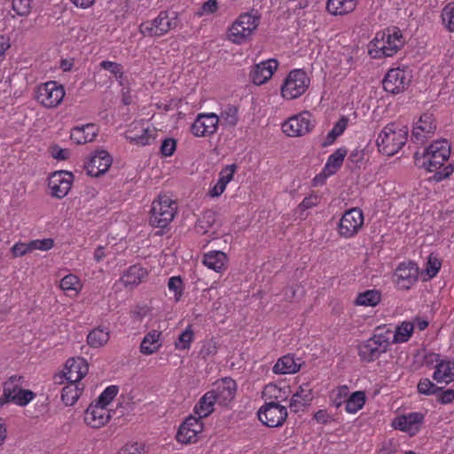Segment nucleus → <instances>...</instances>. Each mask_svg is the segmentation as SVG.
I'll list each match as a JSON object with an SVG mask.
<instances>
[{
  "mask_svg": "<svg viewBox=\"0 0 454 454\" xmlns=\"http://www.w3.org/2000/svg\"><path fill=\"white\" fill-rule=\"evenodd\" d=\"M450 155V145L445 139L433 142L423 153L419 152L414 154L415 164L424 168L429 172H434L431 177L435 182H441L448 178L454 171L452 164L444 165Z\"/></svg>",
  "mask_w": 454,
  "mask_h": 454,
  "instance_id": "obj_1",
  "label": "nucleus"
},
{
  "mask_svg": "<svg viewBox=\"0 0 454 454\" xmlns=\"http://www.w3.org/2000/svg\"><path fill=\"white\" fill-rule=\"evenodd\" d=\"M404 44V38L401 30L396 27H388L375 35L370 43L369 54L373 59L394 56Z\"/></svg>",
  "mask_w": 454,
  "mask_h": 454,
  "instance_id": "obj_2",
  "label": "nucleus"
},
{
  "mask_svg": "<svg viewBox=\"0 0 454 454\" xmlns=\"http://www.w3.org/2000/svg\"><path fill=\"white\" fill-rule=\"evenodd\" d=\"M393 331L386 325L378 326L373 335L358 346V356L366 363L378 359L386 353L390 345Z\"/></svg>",
  "mask_w": 454,
  "mask_h": 454,
  "instance_id": "obj_3",
  "label": "nucleus"
},
{
  "mask_svg": "<svg viewBox=\"0 0 454 454\" xmlns=\"http://www.w3.org/2000/svg\"><path fill=\"white\" fill-rule=\"evenodd\" d=\"M409 129L407 126L398 127L388 123L379 134L376 144L379 151L385 155L392 156L405 145Z\"/></svg>",
  "mask_w": 454,
  "mask_h": 454,
  "instance_id": "obj_4",
  "label": "nucleus"
},
{
  "mask_svg": "<svg viewBox=\"0 0 454 454\" xmlns=\"http://www.w3.org/2000/svg\"><path fill=\"white\" fill-rule=\"evenodd\" d=\"M24 377L12 375L4 383L3 395L0 397V407L8 403L19 406H26L35 396L29 389H23Z\"/></svg>",
  "mask_w": 454,
  "mask_h": 454,
  "instance_id": "obj_5",
  "label": "nucleus"
},
{
  "mask_svg": "<svg viewBox=\"0 0 454 454\" xmlns=\"http://www.w3.org/2000/svg\"><path fill=\"white\" fill-rule=\"evenodd\" d=\"M176 203L168 196H159L152 203L149 223L155 228L164 229L172 222L176 213Z\"/></svg>",
  "mask_w": 454,
  "mask_h": 454,
  "instance_id": "obj_6",
  "label": "nucleus"
},
{
  "mask_svg": "<svg viewBox=\"0 0 454 454\" xmlns=\"http://www.w3.org/2000/svg\"><path fill=\"white\" fill-rule=\"evenodd\" d=\"M178 24L176 12L161 11L154 20L141 23L139 31L144 35L159 37L176 28Z\"/></svg>",
  "mask_w": 454,
  "mask_h": 454,
  "instance_id": "obj_7",
  "label": "nucleus"
},
{
  "mask_svg": "<svg viewBox=\"0 0 454 454\" xmlns=\"http://www.w3.org/2000/svg\"><path fill=\"white\" fill-rule=\"evenodd\" d=\"M260 22V15L245 12L239 16L229 28L228 37L234 43H245L257 28Z\"/></svg>",
  "mask_w": 454,
  "mask_h": 454,
  "instance_id": "obj_8",
  "label": "nucleus"
},
{
  "mask_svg": "<svg viewBox=\"0 0 454 454\" xmlns=\"http://www.w3.org/2000/svg\"><path fill=\"white\" fill-rule=\"evenodd\" d=\"M310 80L302 69L292 70L281 86L282 97L286 99H294L301 97L308 90Z\"/></svg>",
  "mask_w": 454,
  "mask_h": 454,
  "instance_id": "obj_9",
  "label": "nucleus"
},
{
  "mask_svg": "<svg viewBox=\"0 0 454 454\" xmlns=\"http://www.w3.org/2000/svg\"><path fill=\"white\" fill-rule=\"evenodd\" d=\"M259 420L268 427H281L287 418L286 407L274 401L265 402L258 412Z\"/></svg>",
  "mask_w": 454,
  "mask_h": 454,
  "instance_id": "obj_10",
  "label": "nucleus"
},
{
  "mask_svg": "<svg viewBox=\"0 0 454 454\" xmlns=\"http://www.w3.org/2000/svg\"><path fill=\"white\" fill-rule=\"evenodd\" d=\"M65 96V90L56 81H50L41 84L36 90V99L43 106L53 108L58 106Z\"/></svg>",
  "mask_w": 454,
  "mask_h": 454,
  "instance_id": "obj_11",
  "label": "nucleus"
},
{
  "mask_svg": "<svg viewBox=\"0 0 454 454\" xmlns=\"http://www.w3.org/2000/svg\"><path fill=\"white\" fill-rule=\"evenodd\" d=\"M314 126L311 114L309 111H303L286 121L282 124V129L288 137H302L309 133Z\"/></svg>",
  "mask_w": 454,
  "mask_h": 454,
  "instance_id": "obj_12",
  "label": "nucleus"
},
{
  "mask_svg": "<svg viewBox=\"0 0 454 454\" xmlns=\"http://www.w3.org/2000/svg\"><path fill=\"white\" fill-rule=\"evenodd\" d=\"M364 224V215L360 208L347 210L340 220L338 228L341 237L348 239L355 236Z\"/></svg>",
  "mask_w": 454,
  "mask_h": 454,
  "instance_id": "obj_13",
  "label": "nucleus"
},
{
  "mask_svg": "<svg viewBox=\"0 0 454 454\" xmlns=\"http://www.w3.org/2000/svg\"><path fill=\"white\" fill-rule=\"evenodd\" d=\"M73 181L74 175L72 172L67 170L53 172L48 180L51 195L57 199L64 198L70 191Z\"/></svg>",
  "mask_w": 454,
  "mask_h": 454,
  "instance_id": "obj_14",
  "label": "nucleus"
},
{
  "mask_svg": "<svg viewBox=\"0 0 454 454\" xmlns=\"http://www.w3.org/2000/svg\"><path fill=\"white\" fill-rule=\"evenodd\" d=\"M204 424L201 419L195 415H190L180 425L176 439L184 444L195 442L198 434L202 432Z\"/></svg>",
  "mask_w": 454,
  "mask_h": 454,
  "instance_id": "obj_15",
  "label": "nucleus"
},
{
  "mask_svg": "<svg viewBox=\"0 0 454 454\" xmlns=\"http://www.w3.org/2000/svg\"><path fill=\"white\" fill-rule=\"evenodd\" d=\"M411 82V76L400 68L390 69L382 81L384 90L391 94L403 92Z\"/></svg>",
  "mask_w": 454,
  "mask_h": 454,
  "instance_id": "obj_16",
  "label": "nucleus"
},
{
  "mask_svg": "<svg viewBox=\"0 0 454 454\" xmlns=\"http://www.w3.org/2000/svg\"><path fill=\"white\" fill-rule=\"evenodd\" d=\"M219 116L214 113L199 114L191 126V132L197 137L212 136L217 130Z\"/></svg>",
  "mask_w": 454,
  "mask_h": 454,
  "instance_id": "obj_17",
  "label": "nucleus"
},
{
  "mask_svg": "<svg viewBox=\"0 0 454 454\" xmlns=\"http://www.w3.org/2000/svg\"><path fill=\"white\" fill-rule=\"evenodd\" d=\"M113 162L111 155L104 150L97 151L85 163L84 168L90 176L98 177L105 174Z\"/></svg>",
  "mask_w": 454,
  "mask_h": 454,
  "instance_id": "obj_18",
  "label": "nucleus"
},
{
  "mask_svg": "<svg viewBox=\"0 0 454 454\" xmlns=\"http://www.w3.org/2000/svg\"><path fill=\"white\" fill-rule=\"evenodd\" d=\"M418 392L425 395H437V401L442 404L450 403L454 400V390H442V387H438L429 379H421L418 383Z\"/></svg>",
  "mask_w": 454,
  "mask_h": 454,
  "instance_id": "obj_19",
  "label": "nucleus"
},
{
  "mask_svg": "<svg viewBox=\"0 0 454 454\" xmlns=\"http://www.w3.org/2000/svg\"><path fill=\"white\" fill-rule=\"evenodd\" d=\"M111 417V411L106 406L95 402L87 408L84 421L93 428H100L108 423Z\"/></svg>",
  "mask_w": 454,
  "mask_h": 454,
  "instance_id": "obj_20",
  "label": "nucleus"
},
{
  "mask_svg": "<svg viewBox=\"0 0 454 454\" xmlns=\"http://www.w3.org/2000/svg\"><path fill=\"white\" fill-rule=\"evenodd\" d=\"M278 62L276 59H270L253 66L249 77L255 85L264 84L271 78L278 69Z\"/></svg>",
  "mask_w": 454,
  "mask_h": 454,
  "instance_id": "obj_21",
  "label": "nucleus"
},
{
  "mask_svg": "<svg viewBox=\"0 0 454 454\" xmlns=\"http://www.w3.org/2000/svg\"><path fill=\"white\" fill-rule=\"evenodd\" d=\"M396 283L403 289H409L419 277V267L413 262H403L395 270Z\"/></svg>",
  "mask_w": 454,
  "mask_h": 454,
  "instance_id": "obj_22",
  "label": "nucleus"
},
{
  "mask_svg": "<svg viewBox=\"0 0 454 454\" xmlns=\"http://www.w3.org/2000/svg\"><path fill=\"white\" fill-rule=\"evenodd\" d=\"M424 420V415L420 412H411L406 415L397 417L393 421V427L403 432L409 433L410 435L416 434Z\"/></svg>",
  "mask_w": 454,
  "mask_h": 454,
  "instance_id": "obj_23",
  "label": "nucleus"
},
{
  "mask_svg": "<svg viewBox=\"0 0 454 454\" xmlns=\"http://www.w3.org/2000/svg\"><path fill=\"white\" fill-rule=\"evenodd\" d=\"M432 115L425 114L420 116L411 132V141L417 144H423L435 130Z\"/></svg>",
  "mask_w": 454,
  "mask_h": 454,
  "instance_id": "obj_24",
  "label": "nucleus"
},
{
  "mask_svg": "<svg viewBox=\"0 0 454 454\" xmlns=\"http://www.w3.org/2000/svg\"><path fill=\"white\" fill-rule=\"evenodd\" d=\"M237 384L234 380L229 377L222 379L220 381L215 383V387L210 392L215 395V400L220 404L225 405L231 402L236 393Z\"/></svg>",
  "mask_w": 454,
  "mask_h": 454,
  "instance_id": "obj_25",
  "label": "nucleus"
},
{
  "mask_svg": "<svg viewBox=\"0 0 454 454\" xmlns=\"http://www.w3.org/2000/svg\"><path fill=\"white\" fill-rule=\"evenodd\" d=\"M98 134V129L94 123H87L74 127L70 138L77 145H84L92 142Z\"/></svg>",
  "mask_w": 454,
  "mask_h": 454,
  "instance_id": "obj_26",
  "label": "nucleus"
},
{
  "mask_svg": "<svg viewBox=\"0 0 454 454\" xmlns=\"http://www.w3.org/2000/svg\"><path fill=\"white\" fill-rule=\"evenodd\" d=\"M67 372L65 377L69 382H77L81 380L88 372V364L84 359L78 360L68 359L66 363Z\"/></svg>",
  "mask_w": 454,
  "mask_h": 454,
  "instance_id": "obj_27",
  "label": "nucleus"
},
{
  "mask_svg": "<svg viewBox=\"0 0 454 454\" xmlns=\"http://www.w3.org/2000/svg\"><path fill=\"white\" fill-rule=\"evenodd\" d=\"M237 168L236 164H231L220 171L217 183L209 190L211 197H219L224 192L226 185L232 180Z\"/></svg>",
  "mask_w": 454,
  "mask_h": 454,
  "instance_id": "obj_28",
  "label": "nucleus"
},
{
  "mask_svg": "<svg viewBox=\"0 0 454 454\" xmlns=\"http://www.w3.org/2000/svg\"><path fill=\"white\" fill-rule=\"evenodd\" d=\"M313 395L309 385L300 386L299 389L293 395L289 407L293 412H298L301 409L310 404Z\"/></svg>",
  "mask_w": 454,
  "mask_h": 454,
  "instance_id": "obj_29",
  "label": "nucleus"
},
{
  "mask_svg": "<svg viewBox=\"0 0 454 454\" xmlns=\"http://www.w3.org/2000/svg\"><path fill=\"white\" fill-rule=\"evenodd\" d=\"M147 270L138 264L130 266L121 276V282L126 286H136L139 285L146 277Z\"/></svg>",
  "mask_w": 454,
  "mask_h": 454,
  "instance_id": "obj_30",
  "label": "nucleus"
},
{
  "mask_svg": "<svg viewBox=\"0 0 454 454\" xmlns=\"http://www.w3.org/2000/svg\"><path fill=\"white\" fill-rule=\"evenodd\" d=\"M217 403L215 395L213 392L207 391L202 395L198 403L194 406L193 412L196 417L202 419L208 417L214 411V405Z\"/></svg>",
  "mask_w": 454,
  "mask_h": 454,
  "instance_id": "obj_31",
  "label": "nucleus"
},
{
  "mask_svg": "<svg viewBox=\"0 0 454 454\" xmlns=\"http://www.w3.org/2000/svg\"><path fill=\"white\" fill-rule=\"evenodd\" d=\"M357 0H327L326 10L333 15H345L352 12Z\"/></svg>",
  "mask_w": 454,
  "mask_h": 454,
  "instance_id": "obj_32",
  "label": "nucleus"
},
{
  "mask_svg": "<svg viewBox=\"0 0 454 454\" xmlns=\"http://www.w3.org/2000/svg\"><path fill=\"white\" fill-rule=\"evenodd\" d=\"M290 393L289 387L281 388L275 384H269L264 387L262 396L266 399V402L274 401V403L280 404L287 400Z\"/></svg>",
  "mask_w": 454,
  "mask_h": 454,
  "instance_id": "obj_33",
  "label": "nucleus"
},
{
  "mask_svg": "<svg viewBox=\"0 0 454 454\" xmlns=\"http://www.w3.org/2000/svg\"><path fill=\"white\" fill-rule=\"evenodd\" d=\"M347 153L348 151L346 148L340 147L328 157L324 168L325 173L327 172L326 176L334 175L338 171V169L342 166Z\"/></svg>",
  "mask_w": 454,
  "mask_h": 454,
  "instance_id": "obj_34",
  "label": "nucleus"
},
{
  "mask_svg": "<svg viewBox=\"0 0 454 454\" xmlns=\"http://www.w3.org/2000/svg\"><path fill=\"white\" fill-rule=\"evenodd\" d=\"M160 332L155 330L148 333L140 344V352L144 355H152L155 353L161 346L160 342Z\"/></svg>",
  "mask_w": 454,
  "mask_h": 454,
  "instance_id": "obj_35",
  "label": "nucleus"
},
{
  "mask_svg": "<svg viewBox=\"0 0 454 454\" xmlns=\"http://www.w3.org/2000/svg\"><path fill=\"white\" fill-rule=\"evenodd\" d=\"M227 256L221 251H211L204 255L203 263L211 270L220 272L224 269Z\"/></svg>",
  "mask_w": 454,
  "mask_h": 454,
  "instance_id": "obj_36",
  "label": "nucleus"
},
{
  "mask_svg": "<svg viewBox=\"0 0 454 454\" xmlns=\"http://www.w3.org/2000/svg\"><path fill=\"white\" fill-rule=\"evenodd\" d=\"M299 370L300 364L295 362L294 356L291 355L282 356L273 366V372L276 374L294 373Z\"/></svg>",
  "mask_w": 454,
  "mask_h": 454,
  "instance_id": "obj_37",
  "label": "nucleus"
},
{
  "mask_svg": "<svg viewBox=\"0 0 454 454\" xmlns=\"http://www.w3.org/2000/svg\"><path fill=\"white\" fill-rule=\"evenodd\" d=\"M433 379L437 383L448 384L454 380V372L451 371V364L449 362L439 363L433 373Z\"/></svg>",
  "mask_w": 454,
  "mask_h": 454,
  "instance_id": "obj_38",
  "label": "nucleus"
},
{
  "mask_svg": "<svg viewBox=\"0 0 454 454\" xmlns=\"http://www.w3.org/2000/svg\"><path fill=\"white\" fill-rule=\"evenodd\" d=\"M155 130L146 128L143 129L140 134H133V131H129L126 134V138L132 144L144 146L150 145L151 141L155 138Z\"/></svg>",
  "mask_w": 454,
  "mask_h": 454,
  "instance_id": "obj_39",
  "label": "nucleus"
},
{
  "mask_svg": "<svg viewBox=\"0 0 454 454\" xmlns=\"http://www.w3.org/2000/svg\"><path fill=\"white\" fill-rule=\"evenodd\" d=\"M366 396L363 391L352 393L345 401V410L348 413H356L363 408L365 403Z\"/></svg>",
  "mask_w": 454,
  "mask_h": 454,
  "instance_id": "obj_40",
  "label": "nucleus"
},
{
  "mask_svg": "<svg viewBox=\"0 0 454 454\" xmlns=\"http://www.w3.org/2000/svg\"><path fill=\"white\" fill-rule=\"evenodd\" d=\"M414 330V325L411 322L404 321L395 328L391 337L393 343H403L409 340Z\"/></svg>",
  "mask_w": 454,
  "mask_h": 454,
  "instance_id": "obj_41",
  "label": "nucleus"
},
{
  "mask_svg": "<svg viewBox=\"0 0 454 454\" xmlns=\"http://www.w3.org/2000/svg\"><path fill=\"white\" fill-rule=\"evenodd\" d=\"M109 340V332L106 329L97 327L89 333L87 343L91 348H99L105 345Z\"/></svg>",
  "mask_w": 454,
  "mask_h": 454,
  "instance_id": "obj_42",
  "label": "nucleus"
},
{
  "mask_svg": "<svg viewBox=\"0 0 454 454\" xmlns=\"http://www.w3.org/2000/svg\"><path fill=\"white\" fill-rule=\"evenodd\" d=\"M75 383L76 382H70L61 390V400L67 406L74 405L81 395L82 390Z\"/></svg>",
  "mask_w": 454,
  "mask_h": 454,
  "instance_id": "obj_43",
  "label": "nucleus"
},
{
  "mask_svg": "<svg viewBox=\"0 0 454 454\" xmlns=\"http://www.w3.org/2000/svg\"><path fill=\"white\" fill-rule=\"evenodd\" d=\"M381 300L380 292L375 289L367 290L364 293H360L356 299V304L361 306H376Z\"/></svg>",
  "mask_w": 454,
  "mask_h": 454,
  "instance_id": "obj_44",
  "label": "nucleus"
},
{
  "mask_svg": "<svg viewBox=\"0 0 454 454\" xmlns=\"http://www.w3.org/2000/svg\"><path fill=\"white\" fill-rule=\"evenodd\" d=\"M238 113L239 108L236 106L228 104L223 108L219 120L221 119L224 125L235 127L239 122Z\"/></svg>",
  "mask_w": 454,
  "mask_h": 454,
  "instance_id": "obj_45",
  "label": "nucleus"
},
{
  "mask_svg": "<svg viewBox=\"0 0 454 454\" xmlns=\"http://www.w3.org/2000/svg\"><path fill=\"white\" fill-rule=\"evenodd\" d=\"M215 222V212L208 210L203 212L201 218H200L196 223V230L202 233H207L208 231V228L213 226Z\"/></svg>",
  "mask_w": 454,
  "mask_h": 454,
  "instance_id": "obj_46",
  "label": "nucleus"
},
{
  "mask_svg": "<svg viewBox=\"0 0 454 454\" xmlns=\"http://www.w3.org/2000/svg\"><path fill=\"white\" fill-rule=\"evenodd\" d=\"M441 265V261L437 255L430 254V255L427 257V262L424 270L422 271V274L425 273L428 278H433L438 273Z\"/></svg>",
  "mask_w": 454,
  "mask_h": 454,
  "instance_id": "obj_47",
  "label": "nucleus"
},
{
  "mask_svg": "<svg viewBox=\"0 0 454 454\" xmlns=\"http://www.w3.org/2000/svg\"><path fill=\"white\" fill-rule=\"evenodd\" d=\"M100 67L109 71L111 74H113L116 79L121 82V80L123 79L124 73H123V67L120 63L109 61V60H104L100 62L99 64Z\"/></svg>",
  "mask_w": 454,
  "mask_h": 454,
  "instance_id": "obj_48",
  "label": "nucleus"
},
{
  "mask_svg": "<svg viewBox=\"0 0 454 454\" xmlns=\"http://www.w3.org/2000/svg\"><path fill=\"white\" fill-rule=\"evenodd\" d=\"M118 392H119L118 386L111 385V386L107 387L100 394V395L98 397L96 402L98 403H100L106 407L113 401V399L117 395Z\"/></svg>",
  "mask_w": 454,
  "mask_h": 454,
  "instance_id": "obj_49",
  "label": "nucleus"
},
{
  "mask_svg": "<svg viewBox=\"0 0 454 454\" xmlns=\"http://www.w3.org/2000/svg\"><path fill=\"white\" fill-rule=\"evenodd\" d=\"M80 286V279L77 276L74 274L67 275L60 281V287L64 291L77 292Z\"/></svg>",
  "mask_w": 454,
  "mask_h": 454,
  "instance_id": "obj_50",
  "label": "nucleus"
},
{
  "mask_svg": "<svg viewBox=\"0 0 454 454\" xmlns=\"http://www.w3.org/2000/svg\"><path fill=\"white\" fill-rule=\"evenodd\" d=\"M193 340V331L189 325L184 331L181 333L178 337V342H176V348L177 349H188L191 342Z\"/></svg>",
  "mask_w": 454,
  "mask_h": 454,
  "instance_id": "obj_51",
  "label": "nucleus"
},
{
  "mask_svg": "<svg viewBox=\"0 0 454 454\" xmlns=\"http://www.w3.org/2000/svg\"><path fill=\"white\" fill-rule=\"evenodd\" d=\"M442 19L446 23L447 28L454 32V2L448 4L442 12Z\"/></svg>",
  "mask_w": 454,
  "mask_h": 454,
  "instance_id": "obj_52",
  "label": "nucleus"
},
{
  "mask_svg": "<svg viewBox=\"0 0 454 454\" xmlns=\"http://www.w3.org/2000/svg\"><path fill=\"white\" fill-rule=\"evenodd\" d=\"M348 387L347 386H342L339 387L335 392H333L332 395V404L335 408L340 407L345 401L348 399Z\"/></svg>",
  "mask_w": 454,
  "mask_h": 454,
  "instance_id": "obj_53",
  "label": "nucleus"
},
{
  "mask_svg": "<svg viewBox=\"0 0 454 454\" xmlns=\"http://www.w3.org/2000/svg\"><path fill=\"white\" fill-rule=\"evenodd\" d=\"M364 150L356 148L353 150L348 159V163L350 164L348 167L351 169L354 168H359L361 167V164L364 162Z\"/></svg>",
  "mask_w": 454,
  "mask_h": 454,
  "instance_id": "obj_54",
  "label": "nucleus"
},
{
  "mask_svg": "<svg viewBox=\"0 0 454 454\" xmlns=\"http://www.w3.org/2000/svg\"><path fill=\"white\" fill-rule=\"evenodd\" d=\"M168 289L174 292L175 299L178 301L183 294L184 284L180 277H171L168 283Z\"/></svg>",
  "mask_w": 454,
  "mask_h": 454,
  "instance_id": "obj_55",
  "label": "nucleus"
},
{
  "mask_svg": "<svg viewBox=\"0 0 454 454\" xmlns=\"http://www.w3.org/2000/svg\"><path fill=\"white\" fill-rule=\"evenodd\" d=\"M176 150V140L172 137H167L162 140L160 152L164 157H169L174 154Z\"/></svg>",
  "mask_w": 454,
  "mask_h": 454,
  "instance_id": "obj_56",
  "label": "nucleus"
},
{
  "mask_svg": "<svg viewBox=\"0 0 454 454\" xmlns=\"http://www.w3.org/2000/svg\"><path fill=\"white\" fill-rule=\"evenodd\" d=\"M12 10L20 16H27L31 11V0H12Z\"/></svg>",
  "mask_w": 454,
  "mask_h": 454,
  "instance_id": "obj_57",
  "label": "nucleus"
},
{
  "mask_svg": "<svg viewBox=\"0 0 454 454\" xmlns=\"http://www.w3.org/2000/svg\"><path fill=\"white\" fill-rule=\"evenodd\" d=\"M217 352V346L215 341L207 340L205 341L200 348V356L204 359L207 360L209 357L215 356Z\"/></svg>",
  "mask_w": 454,
  "mask_h": 454,
  "instance_id": "obj_58",
  "label": "nucleus"
},
{
  "mask_svg": "<svg viewBox=\"0 0 454 454\" xmlns=\"http://www.w3.org/2000/svg\"><path fill=\"white\" fill-rule=\"evenodd\" d=\"M54 245L52 239H35L29 242V246L34 250L48 251Z\"/></svg>",
  "mask_w": 454,
  "mask_h": 454,
  "instance_id": "obj_59",
  "label": "nucleus"
},
{
  "mask_svg": "<svg viewBox=\"0 0 454 454\" xmlns=\"http://www.w3.org/2000/svg\"><path fill=\"white\" fill-rule=\"evenodd\" d=\"M11 252L14 257H20L32 252V248L30 247L29 243L19 242L12 246Z\"/></svg>",
  "mask_w": 454,
  "mask_h": 454,
  "instance_id": "obj_60",
  "label": "nucleus"
},
{
  "mask_svg": "<svg viewBox=\"0 0 454 454\" xmlns=\"http://www.w3.org/2000/svg\"><path fill=\"white\" fill-rule=\"evenodd\" d=\"M51 156L58 160H67L70 156V151L68 149H63L57 145L51 146Z\"/></svg>",
  "mask_w": 454,
  "mask_h": 454,
  "instance_id": "obj_61",
  "label": "nucleus"
},
{
  "mask_svg": "<svg viewBox=\"0 0 454 454\" xmlns=\"http://www.w3.org/2000/svg\"><path fill=\"white\" fill-rule=\"evenodd\" d=\"M320 201V198L316 194H311L308 197H305L303 200L300 203L299 207L302 210H306L316 207Z\"/></svg>",
  "mask_w": 454,
  "mask_h": 454,
  "instance_id": "obj_62",
  "label": "nucleus"
},
{
  "mask_svg": "<svg viewBox=\"0 0 454 454\" xmlns=\"http://www.w3.org/2000/svg\"><path fill=\"white\" fill-rule=\"evenodd\" d=\"M348 123V118L347 116H341L339 121L334 124L332 129L335 130L339 136H340L347 129Z\"/></svg>",
  "mask_w": 454,
  "mask_h": 454,
  "instance_id": "obj_63",
  "label": "nucleus"
},
{
  "mask_svg": "<svg viewBox=\"0 0 454 454\" xmlns=\"http://www.w3.org/2000/svg\"><path fill=\"white\" fill-rule=\"evenodd\" d=\"M218 4L216 0H208L205 2L201 6L202 12L207 14L214 13L215 12H216Z\"/></svg>",
  "mask_w": 454,
  "mask_h": 454,
  "instance_id": "obj_64",
  "label": "nucleus"
}]
</instances>
